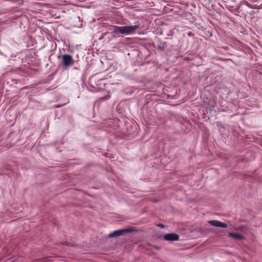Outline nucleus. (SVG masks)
<instances>
[{"label":"nucleus","instance_id":"1","mask_svg":"<svg viewBox=\"0 0 262 262\" xmlns=\"http://www.w3.org/2000/svg\"><path fill=\"white\" fill-rule=\"evenodd\" d=\"M140 28V24L137 22L135 25L131 26L118 27L116 26L113 32L116 34H122L128 35L134 33Z\"/></svg>","mask_w":262,"mask_h":262},{"label":"nucleus","instance_id":"2","mask_svg":"<svg viewBox=\"0 0 262 262\" xmlns=\"http://www.w3.org/2000/svg\"><path fill=\"white\" fill-rule=\"evenodd\" d=\"M61 63L66 68H68L74 63V60L69 54H63L60 56Z\"/></svg>","mask_w":262,"mask_h":262},{"label":"nucleus","instance_id":"3","mask_svg":"<svg viewBox=\"0 0 262 262\" xmlns=\"http://www.w3.org/2000/svg\"><path fill=\"white\" fill-rule=\"evenodd\" d=\"M132 231L131 229H124L121 230H116L113 232L108 234L110 238L115 237L121 235L125 233H129Z\"/></svg>","mask_w":262,"mask_h":262},{"label":"nucleus","instance_id":"4","mask_svg":"<svg viewBox=\"0 0 262 262\" xmlns=\"http://www.w3.org/2000/svg\"><path fill=\"white\" fill-rule=\"evenodd\" d=\"M179 238V235L176 233H167L164 236V239L168 241H176Z\"/></svg>","mask_w":262,"mask_h":262},{"label":"nucleus","instance_id":"5","mask_svg":"<svg viewBox=\"0 0 262 262\" xmlns=\"http://www.w3.org/2000/svg\"><path fill=\"white\" fill-rule=\"evenodd\" d=\"M208 223L210 225H211L213 226H215V227H222V228H226L227 227V224H226L223 222H221L220 221H219L211 220V221H208Z\"/></svg>","mask_w":262,"mask_h":262},{"label":"nucleus","instance_id":"6","mask_svg":"<svg viewBox=\"0 0 262 262\" xmlns=\"http://www.w3.org/2000/svg\"><path fill=\"white\" fill-rule=\"evenodd\" d=\"M229 236L232 237V238L238 239V240H242L244 239V236L240 234L234 233L232 232H230L229 233Z\"/></svg>","mask_w":262,"mask_h":262},{"label":"nucleus","instance_id":"7","mask_svg":"<svg viewBox=\"0 0 262 262\" xmlns=\"http://www.w3.org/2000/svg\"><path fill=\"white\" fill-rule=\"evenodd\" d=\"M159 226H160V227H163V225L159 224Z\"/></svg>","mask_w":262,"mask_h":262}]
</instances>
